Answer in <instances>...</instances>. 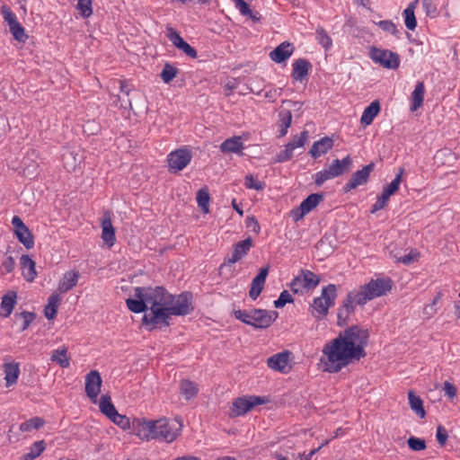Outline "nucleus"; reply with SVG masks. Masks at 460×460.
<instances>
[{"label": "nucleus", "mask_w": 460, "mask_h": 460, "mask_svg": "<svg viewBox=\"0 0 460 460\" xmlns=\"http://www.w3.org/2000/svg\"><path fill=\"white\" fill-rule=\"evenodd\" d=\"M102 238L105 243L110 247L112 246L116 241L115 228L112 226L110 217H104L102 222Z\"/></svg>", "instance_id": "nucleus-25"}, {"label": "nucleus", "mask_w": 460, "mask_h": 460, "mask_svg": "<svg viewBox=\"0 0 460 460\" xmlns=\"http://www.w3.org/2000/svg\"><path fill=\"white\" fill-rule=\"evenodd\" d=\"M351 165L352 159L350 155H347L341 160L335 159L327 168L314 174V182L317 186H322L326 181L349 172Z\"/></svg>", "instance_id": "nucleus-6"}, {"label": "nucleus", "mask_w": 460, "mask_h": 460, "mask_svg": "<svg viewBox=\"0 0 460 460\" xmlns=\"http://www.w3.org/2000/svg\"><path fill=\"white\" fill-rule=\"evenodd\" d=\"M358 290H352L348 293L346 299L343 301V304L338 310V324L344 325L347 323V320L351 313L355 310V305H364L366 303H361L358 301L359 297Z\"/></svg>", "instance_id": "nucleus-11"}, {"label": "nucleus", "mask_w": 460, "mask_h": 460, "mask_svg": "<svg viewBox=\"0 0 460 460\" xmlns=\"http://www.w3.org/2000/svg\"><path fill=\"white\" fill-rule=\"evenodd\" d=\"M166 37L175 48L182 50L188 57L192 58L197 57L196 49L187 43L173 28H166Z\"/></svg>", "instance_id": "nucleus-16"}, {"label": "nucleus", "mask_w": 460, "mask_h": 460, "mask_svg": "<svg viewBox=\"0 0 460 460\" xmlns=\"http://www.w3.org/2000/svg\"><path fill=\"white\" fill-rule=\"evenodd\" d=\"M79 273L77 271L66 272L58 284V291L66 293L72 289L77 283Z\"/></svg>", "instance_id": "nucleus-28"}, {"label": "nucleus", "mask_w": 460, "mask_h": 460, "mask_svg": "<svg viewBox=\"0 0 460 460\" xmlns=\"http://www.w3.org/2000/svg\"><path fill=\"white\" fill-rule=\"evenodd\" d=\"M381 106L377 100L372 102L367 108H365L362 116L360 118V123L363 126L370 125L374 119L378 115Z\"/></svg>", "instance_id": "nucleus-23"}, {"label": "nucleus", "mask_w": 460, "mask_h": 460, "mask_svg": "<svg viewBox=\"0 0 460 460\" xmlns=\"http://www.w3.org/2000/svg\"><path fill=\"white\" fill-rule=\"evenodd\" d=\"M320 280V277L315 273L308 270H302L301 273L291 281L290 288L296 294L303 293L304 290L316 288Z\"/></svg>", "instance_id": "nucleus-7"}, {"label": "nucleus", "mask_w": 460, "mask_h": 460, "mask_svg": "<svg viewBox=\"0 0 460 460\" xmlns=\"http://www.w3.org/2000/svg\"><path fill=\"white\" fill-rule=\"evenodd\" d=\"M407 443H408L409 447L412 451H421V450H424L426 448V442L422 438H415V437H411L407 440Z\"/></svg>", "instance_id": "nucleus-51"}, {"label": "nucleus", "mask_w": 460, "mask_h": 460, "mask_svg": "<svg viewBox=\"0 0 460 460\" xmlns=\"http://www.w3.org/2000/svg\"><path fill=\"white\" fill-rule=\"evenodd\" d=\"M322 200H323V193L310 194L305 199L302 201L300 207L307 214L312 211Z\"/></svg>", "instance_id": "nucleus-35"}, {"label": "nucleus", "mask_w": 460, "mask_h": 460, "mask_svg": "<svg viewBox=\"0 0 460 460\" xmlns=\"http://www.w3.org/2000/svg\"><path fill=\"white\" fill-rule=\"evenodd\" d=\"M402 172L403 170L400 169V172L399 173L396 174L395 178L389 184L384 187L383 192L385 193L387 196L391 197L398 190L402 181Z\"/></svg>", "instance_id": "nucleus-42"}, {"label": "nucleus", "mask_w": 460, "mask_h": 460, "mask_svg": "<svg viewBox=\"0 0 460 460\" xmlns=\"http://www.w3.org/2000/svg\"><path fill=\"white\" fill-rule=\"evenodd\" d=\"M1 13L4 22L8 24L9 28L18 22L17 17L15 13L11 10V8L7 5H3L1 7Z\"/></svg>", "instance_id": "nucleus-48"}, {"label": "nucleus", "mask_w": 460, "mask_h": 460, "mask_svg": "<svg viewBox=\"0 0 460 460\" xmlns=\"http://www.w3.org/2000/svg\"><path fill=\"white\" fill-rule=\"evenodd\" d=\"M196 199H197L198 206L200 208V209L206 214L208 213V211H209L208 206H209L210 197H209V193H208V190L207 189L199 190V191L197 192Z\"/></svg>", "instance_id": "nucleus-41"}, {"label": "nucleus", "mask_w": 460, "mask_h": 460, "mask_svg": "<svg viewBox=\"0 0 460 460\" xmlns=\"http://www.w3.org/2000/svg\"><path fill=\"white\" fill-rule=\"evenodd\" d=\"M45 449L46 442L44 440L36 441L30 447L29 452L20 457V460H34L40 456Z\"/></svg>", "instance_id": "nucleus-33"}, {"label": "nucleus", "mask_w": 460, "mask_h": 460, "mask_svg": "<svg viewBox=\"0 0 460 460\" xmlns=\"http://www.w3.org/2000/svg\"><path fill=\"white\" fill-rule=\"evenodd\" d=\"M234 317L256 329H266L270 327L278 318L277 311L252 308L249 310H235Z\"/></svg>", "instance_id": "nucleus-4"}, {"label": "nucleus", "mask_w": 460, "mask_h": 460, "mask_svg": "<svg viewBox=\"0 0 460 460\" xmlns=\"http://www.w3.org/2000/svg\"><path fill=\"white\" fill-rule=\"evenodd\" d=\"M419 256L420 253L416 250H411L408 254L399 257L398 261L403 263L404 265H410L416 261Z\"/></svg>", "instance_id": "nucleus-55"}, {"label": "nucleus", "mask_w": 460, "mask_h": 460, "mask_svg": "<svg viewBox=\"0 0 460 460\" xmlns=\"http://www.w3.org/2000/svg\"><path fill=\"white\" fill-rule=\"evenodd\" d=\"M293 50L290 43L283 42L270 53V57L276 63H281L292 55Z\"/></svg>", "instance_id": "nucleus-22"}, {"label": "nucleus", "mask_w": 460, "mask_h": 460, "mask_svg": "<svg viewBox=\"0 0 460 460\" xmlns=\"http://www.w3.org/2000/svg\"><path fill=\"white\" fill-rule=\"evenodd\" d=\"M266 399L261 396H248L239 397L233 402L231 408V416L236 417L244 415L251 411L254 406L263 404Z\"/></svg>", "instance_id": "nucleus-10"}, {"label": "nucleus", "mask_w": 460, "mask_h": 460, "mask_svg": "<svg viewBox=\"0 0 460 460\" xmlns=\"http://www.w3.org/2000/svg\"><path fill=\"white\" fill-rule=\"evenodd\" d=\"M369 56L375 63L380 64L388 69H396L400 65L399 55L387 49L373 47L370 49Z\"/></svg>", "instance_id": "nucleus-9"}, {"label": "nucleus", "mask_w": 460, "mask_h": 460, "mask_svg": "<svg viewBox=\"0 0 460 460\" xmlns=\"http://www.w3.org/2000/svg\"><path fill=\"white\" fill-rule=\"evenodd\" d=\"M294 146L293 144H287L285 149L280 151L276 155V162L284 163L288 161L293 156Z\"/></svg>", "instance_id": "nucleus-49"}, {"label": "nucleus", "mask_w": 460, "mask_h": 460, "mask_svg": "<svg viewBox=\"0 0 460 460\" xmlns=\"http://www.w3.org/2000/svg\"><path fill=\"white\" fill-rule=\"evenodd\" d=\"M14 234L26 249H31L34 246L33 234L27 226L22 230L15 231Z\"/></svg>", "instance_id": "nucleus-37"}, {"label": "nucleus", "mask_w": 460, "mask_h": 460, "mask_svg": "<svg viewBox=\"0 0 460 460\" xmlns=\"http://www.w3.org/2000/svg\"><path fill=\"white\" fill-rule=\"evenodd\" d=\"M333 146V140L329 137H324L318 141H315L311 149L310 155L314 158H318L322 155L326 154L329 150H331Z\"/></svg>", "instance_id": "nucleus-19"}, {"label": "nucleus", "mask_w": 460, "mask_h": 460, "mask_svg": "<svg viewBox=\"0 0 460 460\" xmlns=\"http://www.w3.org/2000/svg\"><path fill=\"white\" fill-rule=\"evenodd\" d=\"M436 438L440 446H444L446 444L447 439V431L443 426L439 425L437 428Z\"/></svg>", "instance_id": "nucleus-61"}, {"label": "nucleus", "mask_w": 460, "mask_h": 460, "mask_svg": "<svg viewBox=\"0 0 460 460\" xmlns=\"http://www.w3.org/2000/svg\"><path fill=\"white\" fill-rule=\"evenodd\" d=\"M45 421L42 418L33 417L20 425V430L22 432H29L32 429H40L43 427Z\"/></svg>", "instance_id": "nucleus-40"}, {"label": "nucleus", "mask_w": 460, "mask_h": 460, "mask_svg": "<svg viewBox=\"0 0 460 460\" xmlns=\"http://www.w3.org/2000/svg\"><path fill=\"white\" fill-rule=\"evenodd\" d=\"M16 297L15 292H9L2 297L0 309L3 317H8L12 314L16 304Z\"/></svg>", "instance_id": "nucleus-27"}, {"label": "nucleus", "mask_w": 460, "mask_h": 460, "mask_svg": "<svg viewBox=\"0 0 460 460\" xmlns=\"http://www.w3.org/2000/svg\"><path fill=\"white\" fill-rule=\"evenodd\" d=\"M312 65L305 58H298L293 64L292 77L296 81L302 82L307 76Z\"/></svg>", "instance_id": "nucleus-21"}, {"label": "nucleus", "mask_w": 460, "mask_h": 460, "mask_svg": "<svg viewBox=\"0 0 460 460\" xmlns=\"http://www.w3.org/2000/svg\"><path fill=\"white\" fill-rule=\"evenodd\" d=\"M179 388L186 400L196 397L199 392L197 384L190 380H181Z\"/></svg>", "instance_id": "nucleus-34"}, {"label": "nucleus", "mask_w": 460, "mask_h": 460, "mask_svg": "<svg viewBox=\"0 0 460 460\" xmlns=\"http://www.w3.org/2000/svg\"><path fill=\"white\" fill-rule=\"evenodd\" d=\"M235 7L239 10L241 14L248 16L252 14V10L249 4L244 0H234Z\"/></svg>", "instance_id": "nucleus-57"}, {"label": "nucleus", "mask_w": 460, "mask_h": 460, "mask_svg": "<svg viewBox=\"0 0 460 460\" xmlns=\"http://www.w3.org/2000/svg\"><path fill=\"white\" fill-rule=\"evenodd\" d=\"M60 300L61 297L58 294L53 293L50 295L48 299V305L44 308V314L47 319L52 320L56 317Z\"/></svg>", "instance_id": "nucleus-29"}, {"label": "nucleus", "mask_w": 460, "mask_h": 460, "mask_svg": "<svg viewBox=\"0 0 460 460\" xmlns=\"http://www.w3.org/2000/svg\"><path fill=\"white\" fill-rule=\"evenodd\" d=\"M292 122V114L289 110L283 109L279 112V137L287 135Z\"/></svg>", "instance_id": "nucleus-31"}, {"label": "nucleus", "mask_w": 460, "mask_h": 460, "mask_svg": "<svg viewBox=\"0 0 460 460\" xmlns=\"http://www.w3.org/2000/svg\"><path fill=\"white\" fill-rule=\"evenodd\" d=\"M368 331L357 325L344 330L323 349L327 359L325 370L338 373L343 367L366 357L365 348L368 341Z\"/></svg>", "instance_id": "nucleus-2"}, {"label": "nucleus", "mask_w": 460, "mask_h": 460, "mask_svg": "<svg viewBox=\"0 0 460 460\" xmlns=\"http://www.w3.org/2000/svg\"><path fill=\"white\" fill-rule=\"evenodd\" d=\"M424 94H425V86L423 82H418L415 85V88L411 93V111H416L418 108H420L424 100Z\"/></svg>", "instance_id": "nucleus-30"}, {"label": "nucleus", "mask_w": 460, "mask_h": 460, "mask_svg": "<svg viewBox=\"0 0 460 460\" xmlns=\"http://www.w3.org/2000/svg\"><path fill=\"white\" fill-rule=\"evenodd\" d=\"M178 69L169 63H165L161 72V78L165 84H169L177 75Z\"/></svg>", "instance_id": "nucleus-43"}, {"label": "nucleus", "mask_w": 460, "mask_h": 460, "mask_svg": "<svg viewBox=\"0 0 460 460\" xmlns=\"http://www.w3.org/2000/svg\"><path fill=\"white\" fill-rule=\"evenodd\" d=\"M100 411L102 413L111 419L116 412L117 410L111 402V399L108 394H102L100 398L99 402Z\"/></svg>", "instance_id": "nucleus-36"}, {"label": "nucleus", "mask_w": 460, "mask_h": 460, "mask_svg": "<svg viewBox=\"0 0 460 460\" xmlns=\"http://www.w3.org/2000/svg\"><path fill=\"white\" fill-rule=\"evenodd\" d=\"M422 7L428 15L435 16L437 14V6L431 0H422Z\"/></svg>", "instance_id": "nucleus-59"}, {"label": "nucleus", "mask_w": 460, "mask_h": 460, "mask_svg": "<svg viewBox=\"0 0 460 460\" xmlns=\"http://www.w3.org/2000/svg\"><path fill=\"white\" fill-rule=\"evenodd\" d=\"M244 185L247 189H252L255 190H262L265 188V183L261 181L257 176L249 173L245 176Z\"/></svg>", "instance_id": "nucleus-44"}, {"label": "nucleus", "mask_w": 460, "mask_h": 460, "mask_svg": "<svg viewBox=\"0 0 460 460\" xmlns=\"http://www.w3.org/2000/svg\"><path fill=\"white\" fill-rule=\"evenodd\" d=\"M415 4L411 3L403 11L404 23L408 30L413 31L417 26V21L414 14Z\"/></svg>", "instance_id": "nucleus-38"}, {"label": "nucleus", "mask_w": 460, "mask_h": 460, "mask_svg": "<svg viewBox=\"0 0 460 460\" xmlns=\"http://www.w3.org/2000/svg\"><path fill=\"white\" fill-rule=\"evenodd\" d=\"M244 148L243 143L242 141L241 137H233L230 138L226 139L221 145H220V150L222 153H234V154H243V149Z\"/></svg>", "instance_id": "nucleus-20"}, {"label": "nucleus", "mask_w": 460, "mask_h": 460, "mask_svg": "<svg viewBox=\"0 0 460 460\" xmlns=\"http://www.w3.org/2000/svg\"><path fill=\"white\" fill-rule=\"evenodd\" d=\"M10 32L13 36L14 40L20 42H25L28 39V36L25 34L24 28L18 22L15 24L12 25L10 28Z\"/></svg>", "instance_id": "nucleus-45"}, {"label": "nucleus", "mask_w": 460, "mask_h": 460, "mask_svg": "<svg viewBox=\"0 0 460 460\" xmlns=\"http://www.w3.org/2000/svg\"><path fill=\"white\" fill-rule=\"evenodd\" d=\"M20 263L23 270L22 276L23 278L29 281L32 282L37 275L35 270V261L29 255H22L20 259Z\"/></svg>", "instance_id": "nucleus-24"}, {"label": "nucleus", "mask_w": 460, "mask_h": 460, "mask_svg": "<svg viewBox=\"0 0 460 460\" xmlns=\"http://www.w3.org/2000/svg\"><path fill=\"white\" fill-rule=\"evenodd\" d=\"M76 9L84 18H88L93 13L91 0H78Z\"/></svg>", "instance_id": "nucleus-46"}, {"label": "nucleus", "mask_w": 460, "mask_h": 460, "mask_svg": "<svg viewBox=\"0 0 460 460\" xmlns=\"http://www.w3.org/2000/svg\"><path fill=\"white\" fill-rule=\"evenodd\" d=\"M289 354L288 351H283L270 357L267 359L268 367L273 370L287 373Z\"/></svg>", "instance_id": "nucleus-18"}, {"label": "nucleus", "mask_w": 460, "mask_h": 460, "mask_svg": "<svg viewBox=\"0 0 460 460\" xmlns=\"http://www.w3.org/2000/svg\"><path fill=\"white\" fill-rule=\"evenodd\" d=\"M308 131L304 130L300 133L299 136H295L293 140L290 141L288 144H293L294 150L297 147H302L305 144V142L308 139Z\"/></svg>", "instance_id": "nucleus-56"}, {"label": "nucleus", "mask_w": 460, "mask_h": 460, "mask_svg": "<svg viewBox=\"0 0 460 460\" xmlns=\"http://www.w3.org/2000/svg\"><path fill=\"white\" fill-rule=\"evenodd\" d=\"M110 420L123 429H128L132 427L129 419L124 415H120L118 411Z\"/></svg>", "instance_id": "nucleus-50"}, {"label": "nucleus", "mask_w": 460, "mask_h": 460, "mask_svg": "<svg viewBox=\"0 0 460 460\" xmlns=\"http://www.w3.org/2000/svg\"><path fill=\"white\" fill-rule=\"evenodd\" d=\"M102 377L97 370H92L85 376V393L93 402H96L101 393Z\"/></svg>", "instance_id": "nucleus-14"}, {"label": "nucleus", "mask_w": 460, "mask_h": 460, "mask_svg": "<svg viewBox=\"0 0 460 460\" xmlns=\"http://www.w3.org/2000/svg\"><path fill=\"white\" fill-rule=\"evenodd\" d=\"M393 288V281L389 278H378L371 279L367 284L360 287L358 301L367 303L368 301L386 296Z\"/></svg>", "instance_id": "nucleus-5"}, {"label": "nucleus", "mask_w": 460, "mask_h": 460, "mask_svg": "<svg viewBox=\"0 0 460 460\" xmlns=\"http://www.w3.org/2000/svg\"><path fill=\"white\" fill-rule=\"evenodd\" d=\"M408 399L411 409L421 419L425 417L426 411L423 407V401L417 396L413 391L408 392Z\"/></svg>", "instance_id": "nucleus-32"}, {"label": "nucleus", "mask_w": 460, "mask_h": 460, "mask_svg": "<svg viewBox=\"0 0 460 460\" xmlns=\"http://www.w3.org/2000/svg\"><path fill=\"white\" fill-rule=\"evenodd\" d=\"M192 296L183 292L178 296L169 293L164 287H137L134 290V298H128V308L136 314L151 310L150 314H144L143 325L153 330L157 324L170 325L171 315H186L192 310Z\"/></svg>", "instance_id": "nucleus-1"}, {"label": "nucleus", "mask_w": 460, "mask_h": 460, "mask_svg": "<svg viewBox=\"0 0 460 460\" xmlns=\"http://www.w3.org/2000/svg\"><path fill=\"white\" fill-rule=\"evenodd\" d=\"M268 274L269 267L261 268L258 275L252 279L249 291V296L252 300H256L263 290Z\"/></svg>", "instance_id": "nucleus-17"}, {"label": "nucleus", "mask_w": 460, "mask_h": 460, "mask_svg": "<svg viewBox=\"0 0 460 460\" xmlns=\"http://www.w3.org/2000/svg\"><path fill=\"white\" fill-rule=\"evenodd\" d=\"M253 243L251 237L235 243L231 256L225 259L224 263L220 266V270H224L227 267H230L232 264L242 260L248 253Z\"/></svg>", "instance_id": "nucleus-13"}, {"label": "nucleus", "mask_w": 460, "mask_h": 460, "mask_svg": "<svg viewBox=\"0 0 460 460\" xmlns=\"http://www.w3.org/2000/svg\"><path fill=\"white\" fill-rule=\"evenodd\" d=\"M181 420L171 422L166 418L155 420L136 418L132 421L135 434L142 440H162L167 443L174 441L181 434Z\"/></svg>", "instance_id": "nucleus-3"}, {"label": "nucleus", "mask_w": 460, "mask_h": 460, "mask_svg": "<svg viewBox=\"0 0 460 460\" xmlns=\"http://www.w3.org/2000/svg\"><path fill=\"white\" fill-rule=\"evenodd\" d=\"M246 227L251 228L252 231L258 234L261 231L260 224L255 217L250 216L246 218Z\"/></svg>", "instance_id": "nucleus-60"}, {"label": "nucleus", "mask_w": 460, "mask_h": 460, "mask_svg": "<svg viewBox=\"0 0 460 460\" xmlns=\"http://www.w3.org/2000/svg\"><path fill=\"white\" fill-rule=\"evenodd\" d=\"M337 296V288L334 284H329L323 288L321 296L315 297L313 301L312 307L320 315H325L329 307L333 305Z\"/></svg>", "instance_id": "nucleus-8"}, {"label": "nucleus", "mask_w": 460, "mask_h": 460, "mask_svg": "<svg viewBox=\"0 0 460 460\" xmlns=\"http://www.w3.org/2000/svg\"><path fill=\"white\" fill-rule=\"evenodd\" d=\"M116 98V100L114 101V102H116V105H118V102H119V108L121 109H128V110H131L132 109V102H131V100L128 97L123 95V96H119V95H116L114 96Z\"/></svg>", "instance_id": "nucleus-58"}, {"label": "nucleus", "mask_w": 460, "mask_h": 460, "mask_svg": "<svg viewBox=\"0 0 460 460\" xmlns=\"http://www.w3.org/2000/svg\"><path fill=\"white\" fill-rule=\"evenodd\" d=\"M21 316L23 319L22 331H25L35 319V314L24 311L21 314Z\"/></svg>", "instance_id": "nucleus-62"}, {"label": "nucleus", "mask_w": 460, "mask_h": 460, "mask_svg": "<svg viewBox=\"0 0 460 460\" xmlns=\"http://www.w3.org/2000/svg\"><path fill=\"white\" fill-rule=\"evenodd\" d=\"M316 35L319 43L325 49V50L330 49L332 45V40L326 31L323 28H318L316 30Z\"/></svg>", "instance_id": "nucleus-47"}, {"label": "nucleus", "mask_w": 460, "mask_h": 460, "mask_svg": "<svg viewBox=\"0 0 460 460\" xmlns=\"http://www.w3.org/2000/svg\"><path fill=\"white\" fill-rule=\"evenodd\" d=\"M377 25L382 29L384 31L389 32L393 35H398L399 31L396 28V25L389 20H384L380 21Z\"/></svg>", "instance_id": "nucleus-54"}, {"label": "nucleus", "mask_w": 460, "mask_h": 460, "mask_svg": "<svg viewBox=\"0 0 460 460\" xmlns=\"http://www.w3.org/2000/svg\"><path fill=\"white\" fill-rule=\"evenodd\" d=\"M67 349L63 347L61 349H56L53 351L51 356V360L58 364L61 367H69V358L66 355Z\"/></svg>", "instance_id": "nucleus-39"}, {"label": "nucleus", "mask_w": 460, "mask_h": 460, "mask_svg": "<svg viewBox=\"0 0 460 460\" xmlns=\"http://www.w3.org/2000/svg\"><path fill=\"white\" fill-rule=\"evenodd\" d=\"M15 266L14 259L12 256H8L2 263V270L4 273H10L13 270Z\"/></svg>", "instance_id": "nucleus-63"}, {"label": "nucleus", "mask_w": 460, "mask_h": 460, "mask_svg": "<svg viewBox=\"0 0 460 460\" xmlns=\"http://www.w3.org/2000/svg\"><path fill=\"white\" fill-rule=\"evenodd\" d=\"M191 157L188 149H178L168 155V164L171 169L181 171L190 164Z\"/></svg>", "instance_id": "nucleus-15"}, {"label": "nucleus", "mask_w": 460, "mask_h": 460, "mask_svg": "<svg viewBox=\"0 0 460 460\" xmlns=\"http://www.w3.org/2000/svg\"><path fill=\"white\" fill-rule=\"evenodd\" d=\"M443 390L445 391V394L449 398L453 399L457 393V389L455 385L451 384L448 381L444 383Z\"/></svg>", "instance_id": "nucleus-64"}, {"label": "nucleus", "mask_w": 460, "mask_h": 460, "mask_svg": "<svg viewBox=\"0 0 460 460\" xmlns=\"http://www.w3.org/2000/svg\"><path fill=\"white\" fill-rule=\"evenodd\" d=\"M4 379L6 386L14 385L20 375L19 364L14 362H8L4 364Z\"/></svg>", "instance_id": "nucleus-26"}, {"label": "nucleus", "mask_w": 460, "mask_h": 460, "mask_svg": "<svg viewBox=\"0 0 460 460\" xmlns=\"http://www.w3.org/2000/svg\"><path fill=\"white\" fill-rule=\"evenodd\" d=\"M293 298L288 290H283L279 298L274 301V306L276 308H281L288 303H292Z\"/></svg>", "instance_id": "nucleus-53"}, {"label": "nucleus", "mask_w": 460, "mask_h": 460, "mask_svg": "<svg viewBox=\"0 0 460 460\" xmlns=\"http://www.w3.org/2000/svg\"><path fill=\"white\" fill-rule=\"evenodd\" d=\"M390 197L382 191V194L377 197L376 201L372 206L370 212L372 214L383 209L388 203Z\"/></svg>", "instance_id": "nucleus-52"}, {"label": "nucleus", "mask_w": 460, "mask_h": 460, "mask_svg": "<svg viewBox=\"0 0 460 460\" xmlns=\"http://www.w3.org/2000/svg\"><path fill=\"white\" fill-rule=\"evenodd\" d=\"M374 163H370L365 165L362 169L353 172L349 180L343 186V191L349 192L358 186L367 184L369 180L370 173L374 171Z\"/></svg>", "instance_id": "nucleus-12"}]
</instances>
